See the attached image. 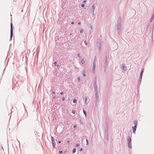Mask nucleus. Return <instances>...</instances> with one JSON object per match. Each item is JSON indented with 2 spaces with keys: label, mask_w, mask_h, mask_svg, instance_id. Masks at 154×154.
Segmentation results:
<instances>
[{
  "label": "nucleus",
  "mask_w": 154,
  "mask_h": 154,
  "mask_svg": "<svg viewBox=\"0 0 154 154\" xmlns=\"http://www.w3.org/2000/svg\"><path fill=\"white\" fill-rule=\"evenodd\" d=\"M84 43H85V45H87V42H86V41H84Z\"/></svg>",
  "instance_id": "28"
},
{
  "label": "nucleus",
  "mask_w": 154,
  "mask_h": 154,
  "mask_svg": "<svg viewBox=\"0 0 154 154\" xmlns=\"http://www.w3.org/2000/svg\"><path fill=\"white\" fill-rule=\"evenodd\" d=\"M71 24H74V22H73V21L72 22H71Z\"/></svg>",
  "instance_id": "33"
},
{
  "label": "nucleus",
  "mask_w": 154,
  "mask_h": 154,
  "mask_svg": "<svg viewBox=\"0 0 154 154\" xmlns=\"http://www.w3.org/2000/svg\"><path fill=\"white\" fill-rule=\"evenodd\" d=\"M85 103L87 104V97H85Z\"/></svg>",
  "instance_id": "22"
},
{
  "label": "nucleus",
  "mask_w": 154,
  "mask_h": 154,
  "mask_svg": "<svg viewBox=\"0 0 154 154\" xmlns=\"http://www.w3.org/2000/svg\"><path fill=\"white\" fill-rule=\"evenodd\" d=\"M90 28H91V29H92V26H90Z\"/></svg>",
  "instance_id": "40"
},
{
  "label": "nucleus",
  "mask_w": 154,
  "mask_h": 154,
  "mask_svg": "<svg viewBox=\"0 0 154 154\" xmlns=\"http://www.w3.org/2000/svg\"><path fill=\"white\" fill-rule=\"evenodd\" d=\"M83 30L82 29H81L80 31V33H82L83 32Z\"/></svg>",
  "instance_id": "24"
},
{
  "label": "nucleus",
  "mask_w": 154,
  "mask_h": 154,
  "mask_svg": "<svg viewBox=\"0 0 154 154\" xmlns=\"http://www.w3.org/2000/svg\"><path fill=\"white\" fill-rule=\"evenodd\" d=\"M82 150V148H81L80 149V151H81Z\"/></svg>",
  "instance_id": "35"
},
{
  "label": "nucleus",
  "mask_w": 154,
  "mask_h": 154,
  "mask_svg": "<svg viewBox=\"0 0 154 154\" xmlns=\"http://www.w3.org/2000/svg\"><path fill=\"white\" fill-rule=\"evenodd\" d=\"M58 143H61V141L60 140L58 141Z\"/></svg>",
  "instance_id": "34"
},
{
  "label": "nucleus",
  "mask_w": 154,
  "mask_h": 154,
  "mask_svg": "<svg viewBox=\"0 0 154 154\" xmlns=\"http://www.w3.org/2000/svg\"><path fill=\"white\" fill-rule=\"evenodd\" d=\"M67 143H69V142L70 141L69 140H67Z\"/></svg>",
  "instance_id": "39"
},
{
  "label": "nucleus",
  "mask_w": 154,
  "mask_h": 154,
  "mask_svg": "<svg viewBox=\"0 0 154 154\" xmlns=\"http://www.w3.org/2000/svg\"><path fill=\"white\" fill-rule=\"evenodd\" d=\"M86 141H87V138H86Z\"/></svg>",
  "instance_id": "43"
},
{
  "label": "nucleus",
  "mask_w": 154,
  "mask_h": 154,
  "mask_svg": "<svg viewBox=\"0 0 154 154\" xmlns=\"http://www.w3.org/2000/svg\"><path fill=\"white\" fill-rule=\"evenodd\" d=\"M85 5L84 4H82L81 5V6L82 7H85Z\"/></svg>",
  "instance_id": "20"
},
{
  "label": "nucleus",
  "mask_w": 154,
  "mask_h": 154,
  "mask_svg": "<svg viewBox=\"0 0 154 154\" xmlns=\"http://www.w3.org/2000/svg\"><path fill=\"white\" fill-rule=\"evenodd\" d=\"M95 4H94L92 6V8H91V12H92V15L93 16H94V11L95 9Z\"/></svg>",
  "instance_id": "7"
},
{
  "label": "nucleus",
  "mask_w": 154,
  "mask_h": 154,
  "mask_svg": "<svg viewBox=\"0 0 154 154\" xmlns=\"http://www.w3.org/2000/svg\"><path fill=\"white\" fill-rule=\"evenodd\" d=\"M144 69H142L141 70V72L140 73V83H141V80H142V76H143V72L144 71Z\"/></svg>",
  "instance_id": "9"
},
{
  "label": "nucleus",
  "mask_w": 154,
  "mask_h": 154,
  "mask_svg": "<svg viewBox=\"0 0 154 154\" xmlns=\"http://www.w3.org/2000/svg\"><path fill=\"white\" fill-rule=\"evenodd\" d=\"M121 68L124 71H126L127 69V67L123 64H122Z\"/></svg>",
  "instance_id": "10"
},
{
  "label": "nucleus",
  "mask_w": 154,
  "mask_h": 154,
  "mask_svg": "<svg viewBox=\"0 0 154 154\" xmlns=\"http://www.w3.org/2000/svg\"><path fill=\"white\" fill-rule=\"evenodd\" d=\"M100 42H98L97 43V46L98 47V48L100 49Z\"/></svg>",
  "instance_id": "13"
},
{
  "label": "nucleus",
  "mask_w": 154,
  "mask_h": 154,
  "mask_svg": "<svg viewBox=\"0 0 154 154\" xmlns=\"http://www.w3.org/2000/svg\"><path fill=\"white\" fill-rule=\"evenodd\" d=\"M77 56L78 57H79V58L80 57H81V56H80V54H77Z\"/></svg>",
  "instance_id": "21"
},
{
  "label": "nucleus",
  "mask_w": 154,
  "mask_h": 154,
  "mask_svg": "<svg viewBox=\"0 0 154 154\" xmlns=\"http://www.w3.org/2000/svg\"><path fill=\"white\" fill-rule=\"evenodd\" d=\"M79 146V143H77L76 145V146L78 147Z\"/></svg>",
  "instance_id": "23"
},
{
  "label": "nucleus",
  "mask_w": 154,
  "mask_h": 154,
  "mask_svg": "<svg viewBox=\"0 0 154 154\" xmlns=\"http://www.w3.org/2000/svg\"><path fill=\"white\" fill-rule=\"evenodd\" d=\"M76 152V149L75 148H74L73 149V151H72V153H74Z\"/></svg>",
  "instance_id": "18"
},
{
  "label": "nucleus",
  "mask_w": 154,
  "mask_h": 154,
  "mask_svg": "<svg viewBox=\"0 0 154 154\" xmlns=\"http://www.w3.org/2000/svg\"><path fill=\"white\" fill-rule=\"evenodd\" d=\"M53 94H54V93H55V91H54V92H53Z\"/></svg>",
  "instance_id": "41"
},
{
  "label": "nucleus",
  "mask_w": 154,
  "mask_h": 154,
  "mask_svg": "<svg viewBox=\"0 0 154 154\" xmlns=\"http://www.w3.org/2000/svg\"><path fill=\"white\" fill-rule=\"evenodd\" d=\"M63 152V151L62 150H60L59 151V153L61 154Z\"/></svg>",
  "instance_id": "25"
},
{
  "label": "nucleus",
  "mask_w": 154,
  "mask_h": 154,
  "mask_svg": "<svg viewBox=\"0 0 154 154\" xmlns=\"http://www.w3.org/2000/svg\"><path fill=\"white\" fill-rule=\"evenodd\" d=\"M76 99H73V102L74 103H76Z\"/></svg>",
  "instance_id": "19"
},
{
  "label": "nucleus",
  "mask_w": 154,
  "mask_h": 154,
  "mask_svg": "<svg viewBox=\"0 0 154 154\" xmlns=\"http://www.w3.org/2000/svg\"><path fill=\"white\" fill-rule=\"evenodd\" d=\"M82 74L84 76H85L86 75V72L85 70H84L83 72H82Z\"/></svg>",
  "instance_id": "14"
},
{
  "label": "nucleus",
  "mask_w": 154,
  "mask_h": 154,
  "mask_svg": "<svg viewBox=\"0 0 154 154\" xmlns=\"http://www.w3.org/2000/svg\"><path fill=\"white\" fill-rule=\"evenodd\" d=\"M80 122H81V123L82 124H83V122L82 121L81 119L80 120Z\"/></svg>",
  "instance_id": "27"
},
{
  "label": "nucleus",
  "mask_w": 154,
  "mask_h": 154,
  "mask_svg": "<svg viewBox=\"0 0 154 154\" xmlns=\"http://www.w3.org/2000/svg\"><path fill=\"white\" fill-rule=\"evenodd\" d=\"M76 127V125H74L73 126V128H75Z\"/></svg>",
  "instance_id": "29"
},
{
  "label": "nucleus",
  "mask_w": 154,
  "mask_h": 154,
  "mask_svg": "<svg viewBox=\"0 0 154 154\" xmlns=\"http://www.w3.org/2000/svg\"><path fill=\"white\" fill-rule=\"evenodd\" d=\"M56 64H57V62H55L54 63V65H56Z\"/></svg>",
  "instance_id": "32"
},
{
  "label": "nucleus",
  "mask_w": 154,
  "mask_h": 154,
  "mask_svg": "<svg viewBox=\"0 0 154 154\" xmlns=\"http://www.w3.org/2000/svg\"><path fill=\"white\" fill-rule=\"evenodd\" d=\"M134 126L137 127V124H138L137 121V120H135L134 121Z\"/></svg>",
  "instance_id": "12"
},
{
  "label": "nucleus",
  "mask_w": 154,
  "mask_h": 154,
  "mask_svg": "<svg viewBox=\"0 0 154 154\" xmlns=\"http://www.w3.org/2000/svg\"><path fill=\"white\" fill-rule=\"evenodd\" d=\"M55 97L54 96L53 97L54 98Z\"/></svg>",
  "instance_id": "44"
},
{
  "label": "nucleus",
  "mask_w": 154,
  "mask_h": 154,
  "mask_svg": "<svg viewBox=\"0 0 154 154\" xmlns=\"http://www.w3.org/2000/svg\"><path fill=\"white\" fill-rule=\"evenodd\" d=\"M78 24H81V22H78Z\"/></svg>",
  "instance_id": "36"
},
{
  "label": "nucleus",
  "mask_w": 154,
  "mask_h": 154,
  "mask_svg": "<svg viewBox=\"0 0 154 154\" xmlns=\"http://www.w3.org/2000/svg\"><path fill=\"white\" fill-rule=\"evenodd\" d=\"M51 142H52V144L53 147V148H55V145L54 139V137L52 136H51Z\"/></svg>",
  "instance_id": "8"
},
{
  "label": "nucleus",
  "mask_w": 154,
  "mask_h": 154,
  "mask_svg": "<svg viewBox=\"0 0 154 154\" xmlns=\"http://www.w3.org/2000/svg\"><path fill=\"white\" fill-rule=\"evenodd\" d=\"M81 63L83 64H85V61H84V60H83V59H82V60H81Z\"/></svg>",
  "instance_id": "16"
},
{
  "label": "nucleus",
  "mask_w": 154,
  "mask_h": 154,
  "mask_svg": "<svg viewBox=\"0 0 154 154\" xmlns=\"http://www.w3.org/2000/svg\"><path fill=\"white\" fill-rule=\"evenodd\" d=\"M60 94H63V92H61L60 93Z\"/></svg>",
  "instance_id": "37"
},
{
  "label": "nucleus",
  "mask_w": 154,
  "mask_h": 154,
  "mask_svg": "<svg viewBox=\"0 0 154 154\" xmlns=\"http://www.w3.org/2000/svg\"><path fill=\"white\" fill-rule=\"evenodd\" d=\"M78 80L79 81V82L80 80V77H79L78 78Z\"/></svg>",
  "instance_id": "31"
},
{
  "label": "nucleus",
  "mask_w": 154,
  "mask_h": 154,
  "mask_svg": "<svg viewBox=\"0 0 154 154\" xmlns=\"http://www.w3.org/2000/svg\"><path fill=\"white\" fill-rule=\"evenodd\" d=\"M87 144H88V140H87Z\"/></svg>",
  "instance_id": "42"
},
{
  "label": "nucleus",
  "mask_w": 154,
  "mask_h": 154,
  "mask_svg": "<svg viewBox=\"0 0 154 154\" xmlns=\"http://www.w3.org/2000/svg\"><path fill=\"white\" fill-rule=\"evenodd\" d=\"M127 141L128 142V147L130 148H132V146L131 137H128L127 138Z\"/></svg>",
  "instance_id": "3"
},
{
  "label": "nucleus",
  "mask_w": 154,
  "mask_h": 154,
  "mask_svg": "<svg viewBox=\"0 0 154 154\" xmlns=\"http://www.w3.org/2000/svg\"><path fill=\"white\" fill-rule=\"evenodd\" d=\"M86 2V0H85L83 1L84 3H85Z\"/></svg>",
  "instance_id": "38"
},
{
  "label": "nucleus",
  "mask_w": 154,
  "mask_h": 154,
  "mask_svg": "<svg viewBox=\"0 0 154 154\" xmlns=\"http://www.w3.org/2000/svg\"><path fill=\"white\" fill-rule=\"evenodd\" d=\"M83 113L85 114V117H86L87 114H86V111L85 110H84V109H83Z\"/></svg>",
  "instance_id": "15"
},
{
  "label": "nucleus",
  "mask_w": 154,
  "mask_h": 154,
  "mask_svg": "<svg viewBox=\"0 0 154 154\" xmlns=\"http://www.w3.org/2000/svg\"><path fill=\"white\" fill-rule=\"evenodd\" d=\"M72 113L73 114H75V111H72Z\"/></svg>",
  "instance_id": "26"
},
{
  "label": "nucleus",
  "mask_w": 154,
  "mask_h": 154,
  "mask_svg": "<svg viewBox=\"0 0 154 154\" xmlns=\"http://www.w3.org/2000/svg\"><path fill=\"white\" fill-rule=\"evenodd\" d=\"M137 128V127L135 126H134L132 127V128L133 129V133L134 134H135L136 133V131Z\"/></svg>",
  "instance_id": "11"
},
{
  "label": "nucleus",
  "mask_w": 154,
  "mask_h": 154,
  "mask_svg": "<svg viewBox=\"0 0 154 154\" xmlns=\"http://www.w3.org/2000/svg\"><path fill=\"white\" fill-rule=\"evenodd\" d=\"M107 63H108V60H107V58L106 57L105 58V61L104 63V69L106 70V69L107 68Z\"/></svg>",
  "instance_id": "6"
},
{
  "label": "nucleus",
  "mask_w": 154,
  "mask_h": 154,
  "mask_svg": "<svg viewBox=\"0 0 154 154\" xmlns=\"http://www.w3.org/2000/svg\"><path fill=\"white\" fill-rule=\"evenodd\" d=\"M94 91L95 96V104L96 105H98V103L99 101V97L98 94V90L97 86V85L96 81L95 80L94 83Z\"/></svg>",
  "instance_id": "1"
},
{
  "label": "nucleus",
  "mask_w": 154,
  "mask_h": 154,
  "mask_svg": "<svg viewBox=\"0 0 154 154\" xmlns=\"http://www.w3.org/2000/svg\"><path fill=\"white\" fill-rule=\"evenodd\" d=\"M62 100L63 101V100H65V98H64V97H62Z\"/></svg>",
  "instance_id": "30"
},
{
  "label": "nucleus",
  "mask_w": 154,
  "mask_h": 154,
  "mask_svg": "<svg viewBox=\"0 0 154 154\" xmlns=\"http://www.w3.org/2000/svg\"><path fill=\"white\" fill-rule=\"evenodd\" d=\"M106 132H107V139H108V138H109V134H108V129H107V130H106Z\"/></svg>",
  "instance_id": "17"
},
{
  "label": "nucleus",
  "mask_w": 154,
  "mask_h": 154,
  "mask_svg": "<svg viewBox=\"0 0 154 154\" xmlns=\"http://www.w3.org/2000/svg\"><path fill=\"white\" fill-rule=\"evenodd\" d=\"M121 22L122 20L120 17L118 20L117 21V31L118 34H119L121 31Z\"/></svg>",
  "instance_id": "2"
},
{
  "label": "nucleus",
  "mask_w": 154,
  "mask_h": 154,
  "mask_svg": "<svg viewBox=\"0 0 154 154\" xmlns=\"http://www.w3.org/2000/svg\"><path fill=\"white\" fill-rule=\"evenodd\" d=\"M13 26L12 23H11V30H10V40H11V39L13 37Z\"/></svg>",
  "instance_id": "5"
},
{
  "label": "nucleus",
  "mask_w": 154,
  "mask_h": 154,
  "mask_svg": "<svg viewBox=\"0 0 154 154\" xmlns=\"http://www.w3.org/2000/svg\"><path fill=\"white\" fill-rule=\"evenodd\" d=\"M96 59L95 57L93 61V65L92 66V72L94 74L95 72V68H96Z\"/></svg>",
  "instance_id": "4"
}]
</instances>
